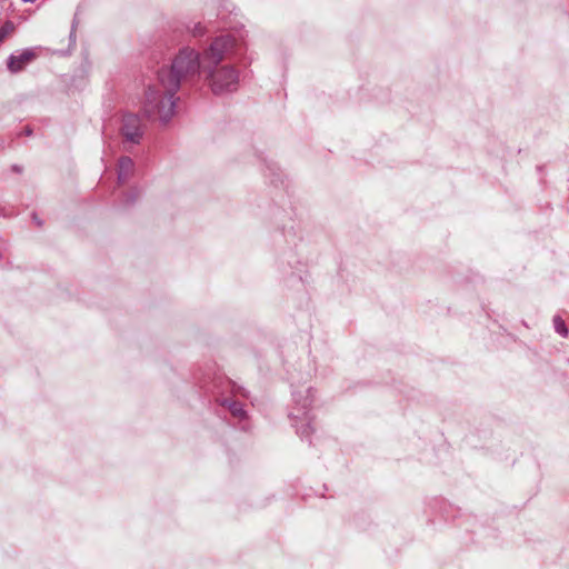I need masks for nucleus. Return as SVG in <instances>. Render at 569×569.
Returning a JSON list of instances; mask_svg holds the SVG:
<instances>
[{"mask_svg":"<svg viewBox=\"0 0 569 569\" xmlns=\"http://www.w3.org/2000/svg\"><path fill=\"white\" fill-rule=\"evenodd\" d=\"M293 398H295V400H296V402H297V403H300V400L297 398V395H296V393H293Z\"/></svg>","mask_w":569,"mask_h":569,"instance_id":"17","label":"nucleus"},{"mask_svg":"<svg viewBox=\"0 0 569 569\" xmlns=\"http://www.w3.org/2000/svg\"><path fill=\"white\" fill-rule=\"evenodd\" d=\"M12 170L18 172V173H20L22 171V168L17 166V164H14V166H12Z\"/></svg>","mask_w":569,"mask_h":569,"instance_id":"14","label":"nucleus"},{"mask_svg":"<svg viewBox=\"0 0 569 569\" xmlns=\"http://www.w3.org/2000/svg\"><path fill=\"white\" fill-rule=\"evenodd\" d=\"M200 56L190 48H183L173 59L170 69L161 68L158 71L159 87H149L146 91L143 110L151 118L156 114L162 123H167L174 114V94L181 81L199 74Z\"/></svg>","mask_w":569,"mask_h":569,"instance_id":"1","label":"nucleus"},{"mask_svg":"<svg viewBox=\"0 0 569 569\" xmlns=\"http://www.w3.org/2000/svg\"><path fill=\"white\" fill-rule=\"evenodd\" d=\"M13 31V24L11 22H6L0 28V43Z\"/></svg>","mask_w":569,"mask_h":569,"instance_id":"9","label":"nucleus"},{"mask_svg":"<svg viewBox=\"0 0 569 569\" xmlns=\"http://www.w3.org/2000/svg\"><path fill=\"white\" fill-rule=\"evenodd\" d=\"M307 393L308 395H307L306 399L301 403V408L305 410H307L309 407H311L312 401H313V393L310 388L307 390Z\"/></svg>","mask_w":569,"mask_h":569,"instance_id":"10","label":"nucleus"},{"mask_svg":"<svg viewBox=\"0 0 569 569\" xmlns=\"http://www.w3.org/2000/svg\"><path fill=\"white\" fill-rule=\"evenodd\" d=\"M121 132L127 141L139 143L142 137L140 118L137 114H126L122 119Z\"/></svg>","mask_w":569,"mask_h":569,"instance_id":"4","label":"nucleus"},{"mask_svg":"<svg viewBox=\"0 0 569 569\" xmlns=\"http://www.w3.org/2000/svg\"><path fill=\"white\" fill-rule=\"evenodd\" d=\"M136 198H137V194H136V193H134V194H131V196H129V198H128L127 202H128V203L134 202Z\"/></svg>","mask_w":569,"mask_h":569,"instance_id":"13","label":"nucleus"},{"mask_svg":"<svg viewBox=\"0 0 569 569\" xmlns=\"http://www.w3.org/2000/svg\"><path fill=\"white\" fill-rule=\"evenodd\" d=\"M553 327L556 332H558L561 337L568 336V328L560 316L553 317Z\"/></svg>","mask_w":569,"mask_h":569,"instance_id":"7","label":"nucleus"},{"mask_svg":"<svg viewBox=\"0 0 569 569\" xmlns=\"http://www.w3.org/2000/svg\"><path fill=\"white\" fill-rule=\"evenodd\" d=\"M190 31L194 37H201L204 34V28L201 26V23H194Z\"/></svg>","mask_w":569,"mask_h":569,"instance_id":"11","label":"nucleus"},{"mask_svg":"<svg viewBox=\"0 0 569 569\" xmlns=\"http://www.w3.org/2000/svg\"><path fill=\"white\" fill-rule=\"evenodd\" d=\"M298 432L300 433L301 437H308L312 432V428H311L310 423L308 422L307 425L300 427L298 429Z\"/></svg>","mask_w":569,"mask_h":569,"instance_id":"12","label":"nucleus"},{"mask_svg":"<svg viewBox=\"0 0 569 569\" xmlns=\"http://www.w3.org/2000/svg\"><path fill=\"white\" fill-rule=\"evenodd\" d=\"M26 133L29 136L31 134V129L30 128H26Z\"/></svg>","mask_w":569,"mask_h":569,"instance_id":"16","label":"nucleus"},{"mask_svg":"<svg viewBox=\"0 0 569 569\" xmlns=\"http://www.w3.org/2000/svg\"><path fill=\"white\" fill-rule=\"evenodd\" d=\"M33 219H34L36 223H37L39 227H41V226H42V221H40L39 219H37V216H36V214H33Z\"/></svg>","mask_w":569,"mask_h":569,"instance_id":"15","label":"nucleus"},{"mask_svg":"<svg viewBox=\"0 0 569 569\" xmlns=\"http://www.w3.org/2000/svg\"><path fill=\"white\" fill-rule=\"evenodd\" d=\"M226 405H228V408L233 416L239 417V418H242L244 416V410L240 402L226 401Z\"/></svg>","mask_w":569,"mask_h":569,"instance_id":"8","label":"nucleus"},{"mask_svg":"<svg viewBox=\"0 0 569 569\" xmlns=\"http://www.w3.org/2000/svg\"><path fill=\"white\" fill-rule=\"evenodd\" d=\"M24 2H34L36 0H23Z\"/></svg>","mask_w":569,"mask_h":569,"instance_id":"18","label":"nucleus"},{"mask_svg":"<svg viewBox=\"0 0 569 569\" xmlns=\"http://www.w3.org/2000/svg\"><path fill=\"white\" fill-rule=\"evenodd\" d=\"M233 38L229 34L216 38L204 52L203 59L212 64H218L224 57V53L233 46Z\"/></svg>","mask_w":569,"mask_h":569,"instance_id":"3","label":"nucleus"},{"mask_svg":"<svg viewBox=\"0 0 569 569\" xmlns=\"http://www.w3.org/2000/svg\"><path fill=\"white\" fill-rule=\"evenodd\" d=\"M36 57L37 54L33 49H24L19 54H10L7 60V67L11 73H18L31 63Z\"/></svg>","mask_w":569,"mask_h":569,"instance_id":"5","label":"nucleus"},{"mask_svg":"<svg viewBox=\"0 0 569 569\" xmlns=\"http://www.w3.org/2000/svg\"><path fill=\"white\" fill-rule=\"evenodd\" d=\"M209 80L212 92L223 94L237 89L239 74L233 67L224 66L211 71Z\"/></svg>","mask_w":569,"mask_h":569,"instance_id":"2","label":"nucleus"},{"mask_svg":"<svg viewBox=\"0 0 569 569\" xmlns=\"http://www.w3.org/2000/svg\"><path fill=\"white\" fill-rule=\"evenodd\" d=\"M134 163L130 157H121L118 161V182L124 183L132 174Z\"/></svg>","mask_w":569,"mask_h":569,"instance_id":"6","label":"nucleus"}]
</instances>
